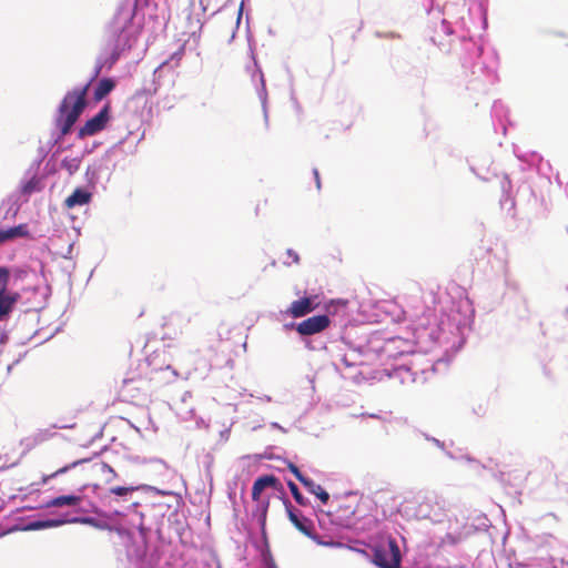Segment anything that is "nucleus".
<instances>
[{
  "label": "nucleus",
  "mask_w": 568,
  "mask_h": 568,
  "mask_svg": "<svg viewBox=\"0 0 568 568\" xmlns=\"http://www.w3.org/2000/svg\"><path fill=\"white\" fill-rule=\"evenodd\" d=\"M134 11L119 8L106 27V42L110 47V65H113L124 53L132 49L138 40L133 29Z\"/></svg>",
  "instance_id": "1"
},
{
  "label": "nucleus",
  "mask_w": 568,
  "mask_h": 568,
  "mask_svg": "<svg viewBox=\"0 0 568 568\" xmlns=\"http://www.w3.org/2000/svg\"><path fill=\"white\" fill-rule=\"evenodd\" d=\"M174 376L170 366L152 368L146 364V369L138 376L123 381L120 394L124 400L136 403L146 396V390L166 385Z\"/></svg>",
  "instance_id": "2"
},
{
  "label": "nucleus",
  "mask_w": 568,
  "mask_h": 568,
  "mask_svg": "<svg viewBox=\"0 0 568 568\" xmlns=\"http://www.w3.org/2000/svg\"><path fill=\"white\" fill-rule=\"evenodd\" d=\"M89 87L90 83L81 89L69 91L62 99L55 118V126L62 136L71 132L72 126L84 111Z\"/></svg>",
  "instance_id": "3"
},
{
  "label": "nucleus",
  "mask_w": 568,
  "mask_h": 568,
  "mask_svg": "<svg viewBox=\"0 0 568 568\" xmlns=\"http://www.w3.org/2000/svg\"><path fill=\"white\" fill-rule=\"evenodd\" d=\"M400 561V550L394 538H389L386 546L374 549L373 562L379 568H399Z\"/></svg>",
  "instance_id": "4"
},
{
  "label": "nucleus",
  "mask_w": 568,
  "mask_h": 568,
  "mask_svg": "<svg viewBox=\"0 0 568 568\" xmlns=\"http://www.w3.org/2000/svg\"><path fill=\"white\" fill-rule=\"evenodd\" d=\"M110 103L103 105V108L91 119H89L78 132V136L83 139L85 136H92L102 131L110 120Z\"/></svg>",
  "instance_id": "5"
},
{
  "label": "nucleus",
  "mask_w": 568,
  "mask_h": 568,
  "mask_svg": "<svg viewBox=\"0 0 568 568\" xmlns=\"http://www.w3.org/2000/svg\"><path fill=\"white\" fill-rule=\"evenodd\" d=\"M331 325V318L325 315H314L308 317L298 324H296L295 329L301 336H311L314 334L322 333Z\"/></svg>",
  "instance_id": "6"
},
{
  "label": "nucleus",
  "mask_w": 568,
  "mask_h": 568,
  "mask_svg": "<svg viewBox=\"0 0 568 568\" xmlns=\"http://www.w3.org/2000/svg\"><path fill=\"white\" fill-rule=\"evenodd\" d=\"M284 504H285L287 517H288L290 521L294 525V527L298 531H301L303 535L315 540L317 538V536L315 534V528H314L313 521L310 518L303 516L298 510L293 509L290 501H286Z\"/></svg>",
  "instance_id": "7"
},
{
  "label": "nucleus",
  "mask_w": 568,
  "mask_h": 568,
  "mask_svg": "<svg viewBox=\"0 0 568 568\" xmlns=\"http://www.w3.org/2000/svg\"><path fill=\"white\" fill-rule=\"evenodd\" d=\"M21 295L19 292L13 291H2L0 293V321H7L12 311L14 310L17 303L20 301Z\"/></svg>",
  "instance_id": "8"
},
{
  "label": "nucleus",
  "mask_w": 568,
  "mask_h": 568,
  "mask_svg": "<svg viewBox=\"0 0 568 568\" xmlns=\"http://www.w3.org/2000/svg\"><path fill=\"white\" fill-rule=\"evenodd\" d=\"M317 307L312 297H302L291 303L285 313L294 318L304 317Z\"/></svg>",
  "instance_id": "9"
},
{
  "label": "nucleus",
  "mask_w": 568,
  "mask_h": 568,
  "mask_svg": "<svg viewBox=\"0 0 568 568\" xmlns=\"http://www.w3.org/2000/svg\"><path fill=\"white\" fill-rule=\"evenodd\" d=\"M92 194L91 192L84 189H75L71 195H69L64 200V206L68 209H73L75 206H82L88 204L91 201Z\"/></svg>",
  "instance_id": "10"
},
{
  "label": "nucleus",
  "mask_w": 568,
  "mask_h": 568,
  "mask_svg": "<svg viewBox=\"0 0 568 568\" xmlns=\"http://www.w3.org/2000/svg\"><path fill=\"white\" fill-rule=\"evenodd\" d=\"M278 484V479L274 475H265L262 477H258L252 487V499L257 501L260 499V496L262 491L267 487L275 488Z\"/></svg>",
  "instance_id": "11"
},
{
  "label": "nucleus",
  "mask_w": 568,
  "mask_h": 568,
  "mask_svg": "<svg viewBox=\"0 0 568 568\" xmlns=\"http://www.w3.org/2000/svg\"><path fill=\"white\" fill-rule=\"evenodd\" d=\"M27 235H28V231H27V226L24 224L9 227L7 230L0 229V244L6 243L11 240H14L17 237H23Z\"/></svg>",
  "instance_id": "12"
},
{
  "label": "nucleus",
  "mask_w": 568,
  "mask_h": 568,
  "mask_svg": "<svg viewBox=\"0 0 568 568\" xmlns=\"http://www.w3.org/2000/svg\"><path fill=\"white\" fill-rule=\"evenodd\" d=\"M115 88V81L111 78H103L94 89L93 98L95 101L104 99Z\"/></svg>",
  "instance_id": "13"
},
{
  "label": "nucleus",
  "mask_w": 568,
  "mask_h": 568,
  "mask_svg": "<svg viewBox=\"0 0 568 568\" xmlns=\"http://www.w3.org/2000/svg\"><path fill=\"white\" fill-rule=\"evenodd\" d=\"M303 486L313 495H315L323 504L329 500V494L321 486L315 484L312 479H307Z\"/></svg>",
  "instance_id": "14"
},
{
  "label": "nucleus",
  "mask_w": 568,
  "mask_h": 568,
  "mask_svg": "<svg viewBox=\"0 0 568 568\" xmlns=\"http://www.w3.org/2000/svg\"><path fill=\"white\" fill-rule=\"evenodd\" d=\"M91 469L94 473L106 474V481H111L118 477L116 471L104 462L95 463L94 465H92Z\"/></svg>",
  "instance_id": "15"
},
{
  "label": "nucleus",
  "mask_w": 568,
  "mask_h": 568,
  "mask_svg": "<svg viewBox=\"0 0 568 568\" xmlns=\"http://www.w3.org/2000/svg\"><path fill=\"white\" fill-rule=\"evenodd\" d=\"M80 500L81 498L79 496H58L51 500L50 505L54 507L75 506L79 504Z\"/></svg>",
  "instance_id": "16"
},
{
  "label": "nucleus",
  "mask_w": 568,
  "mask_h": 568,
  "mask_svg": "<svg viewBox=\"0 0 568 568\" xmlns=\"http://www.w3.org/2000/svg\"><path fill=\"white\" fill-rule=\"evenodd\" d=\"M287 486L292 493V496L294 497L295 501L301 505V506H306L307 505V499L301 494L298 487L296 486V484H294L293 481H288L287 483Z\"/></svg>",
  "instance_id": "17"
},
{
  "label": "nucleus",
  "mask_w": 568,
  "mask_h": 568,
  "mask_svg": "<svg viewBox=\"0 0 568 568\" xmlns=\"http://www.w3.org/2000/svg\"><path fill=\"white\" fill-rule=\"evenodd\" d=\"M41 180H29L23 186L22 192L23 194L30 195L33 192H39L42 189V185L40 183Z\"/></svg>",
  "instance_id": "18"
},
{
  "label": "nucleus",
  "mask_w": 568,
  "mask_h": 568,
  "mask_svg": "<svg viewBox=\"0 0 568 568\" xmlns=\"http://www.w3.org/2000/svg\"><path fill=\"white\" fill-rule=\"evenodd\" d=\"M10 273L6 267H0V293L8 286Z\"/></svg>",
  "instance_id": "19"
},
{
  "label": "nucleus",
  "mask_w": 568,
  "mask_h": 568,
  "mask_svg": "<svg viewBox=\"0 0 568 568\" xmlns=\"http://www.w3.org/2000/svg\"><path fill=\"white\" fill-rule=\"evenodd\" d=\"M87 462H89V459H79V460H75V462L71 463L70 465H67V466H64V467L59 468L58 470H55V471L51 475V477H55V476H58V475H60V474H64V473H65V471H68L69 469L74 468V467H77L78 465L83 464V463H87Z\"/></svg>",
  "instance_id": "20"
},
{
  "label": "nucleus",
  "mask_w": 568,
  "mask_h": 568,
  "mask_svg": "<svg viewBox=\"0 0 568 568\" xmlns=\"http://www.w3.org/2000/svg\"><path fill=\"white\" fill-rule=\"evenodd\" d=\"M288 469L296 477V479L302 483V485L308 479L307 477H305L301 470L298 469V467L292 463L288 464Z\"/></svg>",
  "instance_id": "21"
},
{
  "label": "nucleus",
  "mask_w": 568,
  "mask_h": 568,
  "mask_svg": "<svg viewBox=\"0 0 568 568\" xmlns=\"http://www.w3.org/2000/svg\"><path fill=\"white\" fill-rule=\"evenodd\" d=\"M133 490H134L133 487L116 486V487H112L110 489V493L113 494V495H116V496H125L129 493H132Z\"/></svg>",
  "instance_id": "22"
},
{
  "label": "nucleus",
  "mask_w": 568,
  "mask_h": 568,
  "mask_svg": "<svg viewBox=\"0 0 568 568\" xmlns=\"http://www.w3.org/2000/svg\"><path fill=\"white\" fill-rule=\"evenodd\" d=\"M71 523H83L95 526V519L93 518H74L71 520Z\"/></svg>",
  "instance_id": "23"
},
{
  "label": "nucleus",
  "mask_w": 568,
  "mask_h": 568,
  "mask_svg": "<svg viewBox=\"0 0 568 568\" xmlns=\"http://www.w3.org/2000/svg\"><path fill=\"white\" fill-rule=\"evenodd\" d=\"M267 508H268V500L265 503L264 508H263V513H262V520H261V524H262V527H263V528H264V526H265Z\"/></svg>",
  "instance_id": "24"
},
{
  "label": "nucleus",
  "mask_w": 568,
  "mask_h": 568,
  "mask_svg": "<svg viewBox=\"0 0 568 568\" xmlns=\"http://www.w3.org/2000/svg\"><path fill=\"white\" fill-rule=\"evenodd\" d=\"M267 568H278L273 560L267 562Z\"/></svg>",
  "instance_id": "25"
},
{
  "label": "nucleus",
  "mask_w": 568,
  "mask_h": 568,
  "mask_svg": "<svg viewBox=\"0 0 568 568\" xmlns=\"http://www.w3.org/2000/svg\"><path fill=\"white\" fill-rule=\"evenodd\" d=\"M101 69H102V65L97 67L95 72H94V78L99 75V73L101 72Z\"/></svg>",
  "instance_id": "26"
},
{
  "label": "nucleus",
  "mask_w": 568,
  "mask_h": 568,
  "mask_svg": "<svg viewBox=\"0 0 568 568\" xmlns=\"http://www.w3.org/2000/svg\"><path fill=\"white\" fill-rule=\"evenodd\" d=\"M316 186H317V189L321 187V180H316Z\"/></svg>",
  "instance_id": "27"
},
{
  "label": "nucleus",
  "mask_w": 568,
  "mask_h": 568,
  "mask_svg": "<svg viewBox=\"0 0 568 568\" xmlns=\"http://www.w3.org/2000/svg\"><path fill=\"white\" fill-rule=\"evenodd\" d=\"M314 175H315V178H317V176H318V172H317V170H314Z\"/></svg>",
  "instance_id": "28"
},
{
  "label": "nucleus",
  "mask_w": 568,
  "mask_h": 568,
  "mask_svg": "<svg viewBox=\"0 0 568 568\" xmlns=\"http://www.w3.org/2000/svg\"><path fill=\"white\" fill-rule=\"evenodd\" d=\"M181 55H183V50H181V52L179 53V59L181 58Z\"/></svg>",
  "instance_id": "29"
}]
</instances>
